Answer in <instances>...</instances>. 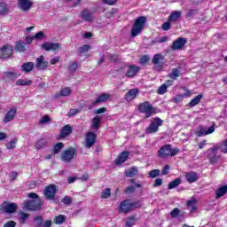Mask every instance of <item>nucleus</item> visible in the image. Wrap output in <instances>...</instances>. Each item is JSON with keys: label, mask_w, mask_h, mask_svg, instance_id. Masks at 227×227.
Wrapping results in <instances>:
<instances>
[{"label": "nucleus", "mask_w": 227, "mask_h": 227, "mask_svg": "<svg viewBox=\"0 0 227 227\" xmlns=\"http://www.w3.org/2000/svg\"><path fill=\"white\" fill-rule=\"evenodd\" d=\"M145 24H146V17L145 16H139L135 20V22L131 27V33L130 36L131 38H134L143 32V29H145Z\"/></svg>", "instance_id": "obj_1"}, {"label": "nucleus", "mask_w": 227, "mask_h": 227, "mask_svg": "<svg viewBox=\"0 0 227 227\" xmlns=\"http://www.w3.org/2000/svg\"><path fill=\"white\" fill-rule=\"evenodd\" d=\"M137 109L139 113L145 114V120H148V118H152L153 114H157V109L148 101L140 103Z\"/></svg>", "instance_id": "obj_2"}, {"label": "nucleus", "mask_w": 227, "mask_h": 227, "mask_svg": "<svg viewBox=\"0 0 227 227\" xmlns=\"http://www.w3.org/2000/svg\"><path fill=\"white\" fill-rule=\"evenodd\" d=\"M178 153H180V149H173L171 148V145L167 144L160 148L158 157H160V159H166V157H175V155H178Z\"/></svg>", "instance_id": "obj_3"}, {"label": "nucleus", "mask_w": 227, "mask_h": 227, "mask_svg": "<svg viewBox=\"0 0 227 227\" xmlns=\"http://www.w3.org/2000/svg\"><path fill=\"white\" fill-rule=\"evenodd\" d=\"M164 121L159 117L151 121L148 127L145 129V134H155L159 132V127H162Z\"/></svg>", "instance_id": "obj_4"}, {"label": "nucleus", "mask_w": 227, "mask_h": 227, "mask_svg": "<svg viewBox=\"0 0 227 227\" xmlns=\"http://www.w3.org/2000/svg\"><path fill=\"white\" fill-rule=\"evenodd\" d=\"M74 159H77V149H75V147L70 146L61 154V160H63V162H70Z\"/></svg>", "instance_id": "obj_5"}, {"label": "nucleus", "mask_w": 227, "mask_h": 227, "mask_svg": "<svg viewBox=\"0 0 227 227\" xmlns=\"http://www.w3.org/2000/svg\"><path fill=\"white\" fill-rule=\"evenodd\" d=\"M19 206L15 202L10 203L9 201L5 200L0 205V212L4 214H15Z\"/></svg>", "instance_id": "obj_6"}, {"label": "nucleus", "mask_w": 227, "mask_h": 227, "mask_svg": "<svg viewBox=\"0 0 227 227\" xmlns=\"http://www.w3.org/2000/svg\"><path fill=\"white\" fill-rule=\"evenodd\" d=\"M125 68H128L125 75L126 77H129V78L136 77V75L139 74V70H141V67H139V66L129 65V66H123L120 67L119 71L125 70Z\"/></svg>", "instance_id": "obj_7"}, {"label": "nucleus", "mask_w": 227, "mask_h": 227, "mask_svg": "<svg viewBox=\"0 0 227 227\" xmlns=\"http://www.w3.org/2000/svg\"><path fill=\"white\" fill-rule=\"evenodd\" d=\"M164 63H166L164 55L157 53L153 57V64L156 66L155 68L158 70V72L164 70Z\"/></svg>", "instance_id": "obj_8"}, {"label": "nucleus", "mask_w": 227, "mask_h": 227, "mask_svg": "<svg viewBox=\"0 0 227 227\" xmlns=\"http://www.w3.org/2000/svg\"><path fill=\"white\" fill-rule=\"evenodd\" d=\"M58 192V189L56 188V184H49L45 186L44 189V198L47 200H54L56 198V193Z\"/></svg>", "instance_id": "obj_9"}, {"label": "nucleus", "mask_w": 227, "mask_h": 227, "mask_svg": "<svg viewBox=\"0 0 227 227\" xmlns=\"http://www.w3.org/2000/svg\"><path fill=\"white\" fill-rule=\"evenodd\" d=\"M217 150H219V147L217 146L211 147L207 150V152H210L207 154V159L211 164H217L219 162V159H221V155L216 153Z\"/></svg>", "instance_id": "obj_10"}, {"label": "nucleus", "mask_w": 227, "mask_h": 227, "mask_svg": "<svg viewBox=\"0 0 227 227\" xmlns=\"http://www.w3.org/2000/svg\"><path fill=\"white\" fill-rule=\"evenodd\" d=\"M41 49L46 51V52H51V51H56L61 49V44L59 43L44 42L41 45Z\"/></svg>", "instance_id": "obj_11"}, {"label": "nucleus", "mask_w": 227, "mask_h": 227, "mask_svg": "<svg viewBox=\"0 0 227 227\" xmlns=\"http://www.w3.org/2000/svg\"><path fill=\"white\" fill-rule=\"evenodd\" d=\"M97 143V134L93 131H89L85 135V146L86 148H91L93 145Z\"/></svg>", "instance_id": "obj_12"}, {"label": "nucleus", "mask_w": 227, "mask_h": 227, "mask_svg": "<svg viewBox=\"0 0 227 227\" xmlns=\"http://www.w3.org/2000/svg\"><path fill=\"white\" fill-rule=\"evenodd\" d=\"M0 51H1L0 58H2L3 59H6L7 58H10V56L13 54V46L10 44L4 45L0 49Z\"/></svg>", "instance_id": "obj_13"}, {"label": "nucleus", "mask_w": 227, "mask_h": 227, "mask_svg": "<svg viewBox=\"0 0 227 227\" xmlns=\"http://www.w3.org/2000/svg\"><path fill=\"white\" fill-rule=\"evenodd\" d=\"M132 212V207L130 205V200H122L119 206V214H129Z\"/></svg>", "instance_id": "obj_14"}, {"label": "nucleus", "mask_w": 227, "mask_h": 227, "mask_svg": "<svg viewBox=\"0 0 227 227\" xmlns=\"http://www.w3.org/2000/svg\"><path fill=\"white\" fill-rule=\"evenodd\" d=\"M42 207L40 200H27L25 201V207L27 210H38Z\"/></svg>", "instance_id": "obj_15"}, {"label": "nucleus", "mask_w": 227, "mask_h": 227, "mask_svg": "<svg viewBox=\"0 0 227 227\" xmlns=\"http://www.w3.org/2000/svg\"><path fill=\"white\" fill-rule=\"evenodd\" d=\"M35 67L37 70H45L49 67V61L45 60V57L41 55L35 59Z\"/></svg>", "instance_id": "obj_16"}, {"label": "nucleus", "mask_w": 227, "mask_h": 227, "mask_svg": "<svg viewBox=\"0 0 227 227\" xmlns=\"http://www.w3.org/2000/svg\"><path fill=\"white\" fill-rule=\"evenodd\" d=\"M15 116H17V108L12 107L5 114V115L3 119L4 123H10V121H13V120H15Z\"/></svg>", "instance_id": "obj_17"}, {"label": "nucleus", "mask_w": 227, "mask_h": 227, "mask_svg": "<svg viewBox=\"0 0 227 227\" xmlns=\"http://www.w3.org/2000/svg\"><path fill=\"white\" fill-rule=\"evenodd\" d=\"M18 8L21 12H29L30 8H33V1L31 0H18Z\"/></svg>", "instance_id": "obj_18"}, {"label": "nucleus", "mask_w": 227, "mask_h": 227, "mask_svg": "<svg viewBox=\"0 0 227 227\" xmlns=\"http://www.w3.org/2000/svg\"><path fill=\"white\" fill-rule=\"evenodd\" d=\"M185 43H187V39L184 37H179L173 42L171 49L172 51H180V49L185 46Z\"/></svg>", "instance_id": "obj_19"}, {"label": "nucleus", "mask_w": 227, "mask_h": 227, "mask_svg": "<svg viewBox=\"0 0 227 227\" xmlns=\"http://www.w3.org/2000/svg\"><path fill=\"white\" fill-rule=\"evenodd\" d=\"M81 19L85 22H93L95 20V16L89 9H83L81 13Z\"/></svg>", "instance_id": "obj_20"}, {"label": "nucleus", "mask_w": 227, "mask_h": 227, "mask_svg": "<svg viewBox=\"0 0 227 227\" xmlns=\"http://www.w3.org/2000/svg\"><path fill=\"white\" fill-rule=\"evenodd\" d=\"M139 93V90L137 89H131L129 90L124 96V99L126 102H132L136 97H137V94Z\"/></svg>", "instance_id": "obj_21"}, {"label": "nucleus", "mask_w": 227, "mask_h": 227, "mask_svg": "<svg viewBox=\"0 0 227 227\" xmlns=\"http://www.w3.org/2000/svg\"><path fill=\"white\" fill-rule=\"evenodd\" d=\"M129 155H130V153L129 151H124L119 155L115 160V164L117 166H121V164H123V162H127L129 160Z\"/></svg>", "instance_id": "obj_22"}, {"label": "nucleus", "mask_w": 227, "mask_h": 227, "mask_svg": "<svg viewBox=\"0 0 227 227\" xmlns=\"http://www.w3.org/2000/svg\"><path fill=\"white\" fill-rule=\"evenodd\" d=\"M110 98H111V95H109L107 93L100 94L96 98V100L92 101L91 106H92V107H95V106H97L98 104H102V103L106 102V100H109Z\"/></svg>", "instance_id": "obj_23"}, {"label": "nucleus", "mask_w": 227, "mask_h": 227, "mask_svg": "<svg viewBox=\"0 0 227 227\" xmlns=\"http://www.w3.org/2000/svg\"><path fill=\"white\" fill-rule=\"evenodd\" d=\"M72 132H74V128L70 124H67L60 130V137H68Z\"/></svg>", "instance_id": "obj_24"}, {"label": "nucleus", "mask_w": 227, "mask_h": 227, "mask_svg": "<svg viewBox=\"0 0 227 227\" xmlns=\"http://www.w3.org/2000/svg\"><path fill=\"white\" fill-rule=\"evenodd\" d=\"M3 81H15L17 79V73L15 71H6L4 72Z\"/></svg>", "instance_id": "obj_25"}, {"label": "nucleus", "mask_w": 227, "mask_h": 227, "mask_svg": "<svg viewBox=\"0 0 227 227\" xmlns=\"http://www.w3.org/2000/svg\"><path fill=\"white\" fill-rule=\"evenodd\" d=\"M185 178L188 184H194V182H198V173L194 171L187 172Z\"/></svg>", "instance_id": "obj_26"}, {"label": "nucleus", "mask_w": 227, "mask_h": 227, "mask_svg": "<svg viewBox=\"0 0 227 227\" xmlns=\"http://www.w3.org/2000/svg\"><path fill=\"white\" fill-rule=\"evenodd\" d=\"M139 170L137 169V167L133 166L129 168L128 170H126L124 175L125 176H127V178H134V176H137Z\"/></svg>", "instance_id": "obj_27"}, {"label": "nucleus", "mask_w": 227, "mask_h": 227, "mask_svg": "<svg viewBox=\"0 0 227 227\" xmlns=\"http://www.w3.org/2000/svg\"><path fill=\"white\" fill-rule=\"evenodd\" d=\"M35 68L34 62H25L21 66V72H25V74H29Z\"/></svg>", "instance_id": "obj_28"}, {"label": "nucleus", "mask_w": 227, "mask_h": 227, "mask_svg": "<svg viewBox=\"0 0 227 227\" xmlns=\"http://www.w3.org/2000/svg\"><path fill=\"white\" fill-rule=\"evenodd\" d=\"M227 193V185H223L222 187L216 189L215 191V200H219V198H223L224 194Z\"/></svg>", "instance_id": "obj_29"}, {"label": "nucleus", "mask_w": 227, "mask_h": 227, "mask_svg": "<svg viewBox=\"0 0 227 227\" xmlns=\"http://www.w3.org/2000/svg\"><path fill=\"white\" fill-rule=\"evenodd\" d=\"M16 52H25L26 51V43L22 41H17L14 46Z\"/></svg>", "instance_id": "obj_30"}, {"label": "nucleus", "mask_w": 227, "mask_h": 227, "mask_svg": "<svg viewBox=\"0 0 227 227\" xmlns=\"http://www.w3.org/2000/svg\"><path fill=\"white\" fill-rule=\"evenodd\" d=\"M201 98H203L202 94L197 95L194 98H192L189 102V104H188L189 107H194V106H198V104H200V102H201Z\"/></svg>", "instance_id": "obj_31"}, {"label": "nucleus", "mask_w": 227, "mask_h": 227, "mask_svg": "<svg viewBox=\"0 0 227 227\" xmlns=\"http://www.w3.org/2000/svg\"><path fill=\"white\" fill-rule=\"evenodd\" d=\"M182 17V12L180 11H176L170 13L168 16V20L169 22H175V20H178Z\"/></svg>", "instance_id": "obj_32"}, {"label": "nucleus", "mask_w": 227, "mask_h": 227, "mask_svg": "<svg viewBox=\"0 0 227 227\" xmlns=\"http://www.w3.org/2000/svg\"><path fill=\"white\" fill-rule=\"evenodd\" d=\"M71 94H72V89H70V87H65V88H62L59 90V93L57 95L58 97H69V95Z\"/></svg>", "instance_id": "obj_33"}, {"label": "nucleus", "mask_w": 227, "mask_h": 227, "mask_svg": "<svg viewBox=\"0 0 227 227\" xmlns=\"http://www.w3.org/2000/svg\"><path fill=\"white\" fill-rule=\"evenodd\" d=\"M63 148H65V144L59 142L53 145L52 153L54 155H57V153H59Z\"/></svg>", "instance_id": "obj_34"}, {"label": "nucleus", "mask_w": 227, "mask_h": 227, "mask_svg": "<svg viewBox=\"0 0 227 227\" xmlns=\"http://www.w3.org/2000/svg\"><path fill=\"white\" fill-rule=\"evenodd\" d=\"M102 121V118H100L98 115H96L94 118H92V127L96 130H98L100 129V123Z\"/></svg>", "instance_id": "obj_35"}, {"label": "nucleus", "mask_w": 227, "mask_h": 227, "mask_svg": "<svg viewBox=\"0 0 227 227\" xmlns=\"http://www.w3.org/2000/svg\"><path fill=\"white\" fill-rule=\"evenodd\" d=\"M168 77L172 79V81H176V78L180 77V70L178 68H173L172 72L168 74Z\"/></svg>", "instance_id": "obj_36"}, {"label": "nucleus", "mask_w": 227, "mask_h": 227, "mask_svg": "<svg viewBox=\"0 0 227 227\" xmlns=\"http://www.w3.org/2000/svg\"><path fill=\"white\" fill-rule=\"evenodd\" d=\"M33 84V81L29 79H19L16 82V86H31Z\"/></svg>", "instance_id": "obj_37"}, {"label": "nucleus", "mask_w": 227, "mask_h": 227, "mask_svg": "<svg viewBox=\"0 0 227 227\" xmlns=\"http://www.w3.org/2000/svg\"><path fill=\"white\" fill-rule=\"evenodd\" d=\"M53 221H54L55 224L61 225V224H63V223H65L67 221V216H65L63 215H59L55 216Z\"/></svg>", "instance_id": "obj_38"}, {"label": "nucleus", "mask_w": 227, "mask_h": 227, "mask_svg": "<svg viewBox=\"0 0 227 227\" xmlns=\"http://www.w3.org/2000/svg\"><path fill=\"white\" fill-rule=\"evenodd\" d=\"M180 184H182V179L176 178L168 184V189H169V190L175 189L176 187H178V185H180Z\"/></svg>", "instance_id": "obj_39"}, {"label": "nucleus", "mask_w": 227, "mask_h": 227, "mask_svg": "<svg viewBox=\"0 0 227 227\" xmlns=\"http://www.w3.org/2000/svg\"><path fill=\"white\" fill-rule=\"evenodd\" d=\"M17 141H19V139L17 137L12 138L10 142H8L5 146L7 150H13V148H16L17 146Z\"/></svg>", "instance_id": "obj_40"}, {"label": "nucleus", "mask_w": 227, "mask_h": 227, "mask_svg": "<svg viewBox=\"0 0 227 227\" xmlns=\"http://www.w3.org/2000/svg\"><path fill=\"white\" fill-rule=\"evenodd\" d=\"M45 146H47V140L42 138L40 140H38L35 143V148L36 150H42V148H45Z\"/></svg>", "instance_id": "obj_41"}, {"label": "nucleus", "mask_w": 227, "mask_h": 227, "mask_svg": "<svg viewBox=\"0 0 227 227\" xmlns=\"http://www.w3.org/2000/svg\"><path fill=\"white\" fill-rule=\"evenodd\" d=\"M27 219H29V214L25 212L20 213V223L21 224H26V221H27Z\"/></svg>", "instance_id": "obj_42"}, {"label": "nucleus", "mask_w": 227, "mask_h": 227, "mask_svg": "<svg viewBox=\"0 0 227 227\" xmlns=\"http://www.w3.org/2000/svg\"><path fill=\"white\" fill-rule=\"evenodd\" d=\"M100 198L102 200H107L108 198H111V188L105 189L100 195Z\"/></svg>", "instance_id": "obj_43"}, {"label": "nucleus", "mask_w": 227, "mask_h": 227, "mask_svg": "<svg viewBox=\"0 0 227 227\" xmlns=\"http://www.w3.org/2000/svg\"><path fill=\"white\" fill-rule=\"evenodd\" d=\"M9 12L8 5L4 3H0V15H6Z\"/></svg>", "instance_id": "obj_44"}, {"label": "nucleus", "mask_w": 227, "mask_h": 227, "mask_svg": "<svg viewBox=\"0 0 227 227\" xmlns=\"http://www.w3.org/2000/svg\"><path fill=\"white\" fill-rule=\"evenodd\" d=\"M158 95H164L168 93V85L166 83L161 84L158 90H157Z\"/></svg>", "instance_id": "obj_45"}, {"label": "nucleus", "mask_w": 227, "mask_h": 227, "mask_svg": "<svg viewBox=\"0 0 227 227\" xmlns=\"http://www.w3.org/2000/svg\"><path fill=\"white\" fill-rule=\"evenodd\" d=\"M78 67H79V63L73 62V63L69 64L67 70H69V72H71V74H74V72L77 71Z\"/></svg>", "instance_id": "obj_46"}, {"label": "nucleus", "mask_w": 227, "mask_h": 227, "mask_svg": "<svg viewBox=\"0 0 227 227\" xmlns=\"http://www.w3.org/2000/svg\"><path fill=\"white\" fill-rule=\"evenodd\" d=\"M149 178H157L160 176V169H153L148 174Z\"/></svg>", "instance_id": "obj_47"}, {"label": "nucleus", "mask_w": 227, "mask_h": 227, "mask_svg": "<svg viewBox=\"0 0 227 227\" xmlns=\"http://www.w3.org/2000/svg\"><path fill=\"white\" fill-rule=\"evenodd\" d=\"M136 215H131L128 218L127 222H126V226L128 227H132L134 226V224H136Z\"/></svg>", "instance_id": "obj_48"}, {"label": "nucleus", "mask_w": 227, "mask_h": 227, "mask_svg": "<svg viewBox=\"0 0 227 227\" xmlns=\"http://www.w3.org/2000/svg\"><path fill=\"white\" fill-rule=\"evenodd\" d=\"M117 12H118V9H116V8H112L110 11L106 12V19H111V18L114 17V15H116Z\"/></svg>", "instance_id": "obj_49"}, {"label": "nucleus", "mask_w": 227, "mask_h": 227, "mask_svg": "<svg viewBox=\"0 0 227 227\" xmlns=\"http://www.w3.org/2000/svg\"><path fill=\"white\" fill-rule=\"evenodd\" d=\"M180 212H182L180 210V208L178 207H175L171 212H170V216L172 217V219H176V217H178L180 215Z\"/></svg>", "instance_id": "obj_50"}, {"label": "nucleus", "mask_w": 227, "mask_h": 227, "mask_svg": "<svg viewBox=\"0 0 227 227\" xmlns=\"http://www.w3.org/2000/svg\"><path fill=\"white\" fill-rule=\"evenodd\" d=\"M130 205H131V210H134L136 208H141L143 207V204H141V201L139 200H137V201L130 200Z\"/></svg>", "instance_id": "obj_51"}, {"label": "nucleus", "mask_w": 227, "mask_h": 227, "mask_svg": "<svg viewBox=\"0 0 227 227\" xmlns=\"http://www.w3.org/2000/svg\"><path fill=\"white\" fill-rule=\"evenodd\" d=\"M90 46L88 45V44H83L82 46H81L79 49H78V52L79 54H84L86 52H88V51H90Z\"/></svg>", "instance_id": "obj_52"}, {"label": "nucleus", "mask_w": 227, "mask_h": 227, "mask_svg": "<svg viewBox=\"0 0 227 227\" xmlns=\"http://www.w3.org/2000/svg\"><path fill=\"white\" fill-rule=\"evenodd\" d=\"M110 63H118L120 61V55L114 53L109 57Z\"/></svg>", "instance_id": "obj_53"}, {"label": "nucleus", "mask_w": 227, "mask_h": 227, "mask_svg": "<svg viewBox=\"0 0 227 227\" xmlns=\"http://www.w3.org/2000/svg\"><path fill=\"white\" fill-rule=\"evenodd\" d=\"M34 221L37 223L38 227L43 226V217H42V215L35 216Z\"/></svg>", "instance_id": "obj_54"}, {"label": "nucleus", "mask_w": 227, "mask_h": 227, "mask_svg": "<svg viewBox=\"0 0 227 227\" xmlns=\"http://www.w3.org/2000/svg\"><path fill=\"white\" fill-rule=\"evenodd\" d=\"M148 61H150V57H148V55H143L140 58L139 63L141 65H146V63H148Z\"/></svg>", "instance_id": "obj_55"}, {"label": "nucleus", "mask_w": 227, "mask_h": 227, "mask_svg": "<svg viewBox=\"0 0 227 227\" xmlns=\"http://www.w3.org/2000/svg\"><path fill=\"white\" fill-rule=\"evenodd\" d=\"M35 40H42L45 38V33L43 31H39L34 35Z\"/></svg>", "instance_id": "obj_56"}, {"label": "nucleus", "mask_w": 227, "mask_h": 227, "mask_svg": "<svg viewBox=\"0 0 227 227\" xmlns=\"http://www.w3.org/2000/svg\"><path fill=\"white\" fill-rule=\"evenodd\" d=\"M195 134L198 137H201L203 136H207V130H205V128L201 127L200 130L195 131Z\"/></svg>", "instance_id": "obj_57"}, {"label": "nucleus", "mask_w": 227, "mask_h": 227, "mask_svg": "<svg viewBox=\"0 0 227 227\" xmlns=\"http://www.w3.org/2000/svg\"><path fill=\"white\" fill-rule=\"evenodd\" d=\"M61 203H64V205H72V198H70L69 196H65L61 200Z\"/></svg>", "instance_id": "obj_58"}, {"label": "nucleus", "mask_w": 227, "mask_h": 227, "mask_svg": "<svg viewBox=\"0 0 227 227\" xmlns=\"http://www.w3.org/2000/svg\"><path fill=\"white\" fill-rule=\"evenodd\" d=\"M50 121H51V117L46 114L42 117V119L39 121V123L43 125L44 123H49Z\"/></svg>", "instance_id": "obj_59"}, {"label": "nucleus", "mask_w": 227, "mask_h": 227, "mask_svg": "<svg viewBox=\"0 0 227 227\" xmlns=\"http://www.w3.org/2000/svg\"><path fill=\"white\" fill-rule=\"evenodd\" d=\"M196 13H198V10L197 9H190L188 11V12L186 13V17L188 19H191V17H192L193 15H196Z\"/></svg>", "instance_id": "obj_60"}, {"label": "nucleus", "mask_w": 227, "mask_h": 227, "mask_svg": "<svg viewBox=\"0 0 227 227\" xmlns=\"http://www.w3.org/2000/svg\"><path fill=\"white\" fill-rule=\"evenodd\" d=\"M17 176H19V172L17 171H12L9 174V177L12 180V182H13L14 180H17Z\"/></svg>", "instance_id": "obj_61"}, {"label": "nucleus", "mask_w": 227, "mask_h": 227, "mask_svg": "<svg viewBox=\"0 0 227 227\" xmlns=\"http://www.w3.org/2000/svg\"><path fill=\"white\" fill-rule=\"evenodd\" d=\"M184 100V94H178L173 98V102L178 103Z\"/></svg>", "instance_id": "obj_62"}, {"label": "nucleus", "mask_w": 227, "mask_h": 227, "mask_svg": "<svg viewBox=\"0 0 227 227\" xmlns=\"http://www.w3.org/2000/svg\"><path fill=\"white\" fill-rule=\"evenodd\" d=\"M17 226V223H15L14 221H8L4 224V227H15Z\"/></svg>", "instance_id": "obj_63"}, {"label": "nucleus", "mask_w": 227, "mask_h": 227, "mask_svg": "<svg viewBox=\"0 0 227 227\" xmlns=\"http://www.w3.org/2000/svg\"><path fill=\"white\" fill-rule=\"evenodd\" d=\"M160 185H162V179L160 178H156L154 180V183L153 184V187H160Z\"/></svg>", "instance_id": "obj_64"}]
</instances>
